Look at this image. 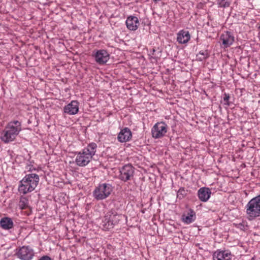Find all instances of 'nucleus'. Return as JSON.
<instances>
[{
  "mask_svg": "<svg viewBox=\"0 0 260 260\" xmlns=\"http://www.w3.org/2000/svg\"><path fill=\"white\" fill-rule=\"evenodd\" d=\"M22 130L21 122L18 120L10 121L3 131L1 139L5 143H9L15 140Z\"/></svg>",
  "mask_w": 260,
  "mask_h": 260,
  "instance_id": "f257e3e1",
  "label": "nucleus"
},
{
  "mask_svg": "<svg viewBox=\"0 0 260 260\" xmlns=\"http://www.w3.org/2000/svg\"><path fill=\"white\" fill-rule=\"evenodd\" d=\"M97 145L95 143L89 144L80 152L76 153V164L79 167H85L92 160L96 151Z\"/></svg>",
  "mask_w": 260,
  "mask_h": 260,
  "instance_id": "f03ea898",
  "label": "nucleus"
},
{
  "mask_svg": "<svg viewBox=\"0 0 260 260\" xmlns=\"http://www.w3.org/2000/svg\"><path fill=\"white\" fill-rule=\"evenodd\" d=\"M39 177L36 174H26L20 182L18 190L20 193L26 194L31 192L37 187L39 181Z\"/></svg>",
  "mask_w": 260,
  "mask_h": 260,
  "instance_id": "7ed1b4c3",
  "label": "nucleus"
},
{
  "mask_svg": "<svg viewBox=\"0 0 260 260\" xmlns=\"http://www.w3.org/2000/svg\"><path fill=\"white\" fill-rule=\"evenodd\" d=\"M245 210L249 220L260 217V194L251 199L246 205Z\"/></svg>",
  "mask_w": 260,
  "mask_h": 260,
  "instance_id": "20e7f679",
  "label": "nucleus"
},
{
  "mask_svg": "<svg viewBox=\"0 0 260 260\" xmlns=\"http://www.w3.org/2000/svg\"><path fill=\"white\" fill-rule=\"evenodd\" d=\"M113 190V187L110 183H100L93 191V197L97 201L104 200L108 198Z\"/></svg>",
  "mask_w": 260,
  "mask_h": 260,
  "instance_id": "39448f33",
  "label": "nucleus"
},
{
  "mask_svg": "<svg viewBox=\"0 0 260 260\" xmlns=\"http://www.w3.org/2000/svg\"><path fill=\"white\" fill-rule=\"evenodd\" d=\"M135 168L131 164L123 166L120 169L119 178L122 181L126 182L134 177Z\"/></svg>",
  "mask_w": 260,
  "mask_h": 260,
  "instance_id": "423d86ee",
  "label": "nucleus"
},
{
  "mask_svg": "<svg viewBox=\"0 0 260 260\" xmlns=\"http://www.w3.org/2000/svg\"><path fill=\"white\" fill-rule=\"evenodd\" d=\"M167 132V125L164 122H157L151 129L152 137L158 139L165 136Z\"/></svg>",
  "mask_w": 260,
  "mask_h": 260,
  "instance_id": "0eeeda50",
  "label": "nucleus"
},
{
  "mask_svg": "<svg viewBox=\"0 0 260 260\" xmlns=\"http://www.w3.org/2000/svg\"><path fill=\"white\" fill-rule=\"evenodd\" d=\"M16 255L22 260H31L34 256V252L29 246H23L18 249Z\"/></svg>",
  "mask_w": 260,
  "mask_h": 260,
  "instance_id": "6e6552de",
  "label": "nucleus"
},
{
  "mask_svg": "<svg viewBox=\"0 0 260 260\" xmlns=\"http://www.w3.org/2000/svg\"><path fill=\"white\" fill-rule=\"evenodd\" d=\"M93 56L95 61L99 64H105L109 59V54L104 49L97 50Z\"/></svg>",
  "mask_w": 260,
  "mask_h": 260,
  "instance_id": "1a4fd4ad",
  "label": "nucleus"
},
{
  "mask_svg": "<svg viewBox=\"0 0 260 260\" xmlns=\"http://www.w3.org/2000/svg\"><path fill=\"white\" fill-rule=\"evenodd\" d=\"M232 255L229 250H217L213 254V260H232Z\"/></svg>",
  "mask_w": 260,
  "mask_h": 260,
  "instance_id": "9d476101",
  "label": "nucleus"
},
{
  "mask_svg": "<svg viewBox=\"0 0 260 260\" xmlns=\"http://www.w3.org/2000/svg\"><path fill=\"white\" fill-rule=\"evenodd\" d=\"M63 111L69 115L77 114L79 111V103L77 101H72L70 103L64 106Z\"/></svg>",
  "mask_w": 260,
  "mask_h": 260,
  "instance_id": "9b49d317",
  "label": "nucleus"
},
{
  "mask_svg": "<svg viewBox=\"0 0 260 260\" xmlns=\"http://www.w3.org/2000/svg\"><path fill=\"white\" fill-rule=\"evenodd\" d=\"M220 40L224 47H230L234 42L235 39L233 34L228 31H225L220 36Z\"/></svg>",
  "mask_w": 260,
  "mask_h": 260,
  "instance_id": "f8f14e48",
  "label": "nucleus"
},
{
  "mask_svg": "<svg viewBox=\"0 0 260 260\" xmlns=\"http://www.w3.org/2000/svg\"><path fill=\"white\" fill-rule=\"evenodd\" d=\"M127 28L130 30H136L138 29L140 23L138 18L136 16H128L125 22Z\"/></svg>",
  "mask_w": 260,
  "mask_h": 260,
  "instance_id": "ddd939ff",
  "label": "nucleus"
},
{
  "mask_svg": "<svg viewBox=\"0 0 260 260\" xmlns=\"http://www.w3.org/2000/svg\"><path fill=\"white\" fill-rule=\"evenodd\" d=\"M132 134L129 128L125 127L118 134L117 139L120 142L128 141L132 138Z\"/></svg>",
  "mask_w": 260,
  "mask_h": 260,
  "instance_id": "4468645a",
  "label": "nucleus"
},
{
  "mask_svg": "<svg viewBox=\"0 0 260 260\" xmlns=\"http://www.w3.org/2000/svg\"><path fill=\"white\" fill-rule=\"evenodd\" d=\"M211 191L209 188L202 187L198 191V196L199 199L204 202H207L210 198Z\"/></svg>",
  "mask_w": 260,
  "mask_h": 260,
  "instance_id": "2eb2a0df",
  "label": "nucleus"
},
{
  "mask_svg": "<svg viewBox=\"0 0 260 260\" xmlns=\"http://www.w3.org/2000/svg\"><path fill=\"white\" fill-rule=\"evenodd\" d=\"M190 39L188 31L181 30L177 34V41L179 44H183L187 43Z\"/></svg>",
  "mask_w": 260,
  "mask_h": 260,
  "instance_id": "dca6fc26",
  "label": "nucleus"
},
{
  "mask_svg": "<svg viewBox=\"0 0 260 260\" xmlns=\"http://www.w3.org/2000/svg\"><path fill=\"white\" fill-rule=\"evenodd\" d=\"M196 219V213L193 210L191 209H189L187 214H183L182 216V221L186 224H190L193 222Z\"/></svg>",
  "mask_w": 260,
  "mask_h": 260,
  "instance_id": "f3484780",
  "label": "nucleus"
},
{
  "mask_svg": "<svg viewBox=\"0 0 260 260\" xmlns=\"http://www.w3.org/2000/svg\"><path fill=\"white\" fill-rule=\"evenodd\" d=\"M0 225L4 230H10L13 227L14 223L11 218L6 217L1 219Z\"/></svg>",
  "mask_w": 260,
  "mask_h": 260,
  "instance_id": "a211bd4d",
  "label": "nucleus"
},
{
  "mask_svg": "<svg viewBox=\"0 0 260 260\" xmlns=\"http://www.w3.org/2000/svg\"><path fill=\"white\" fill-rule=\"evenodd\" d=\"M108 213L112 220V223L110 224V228H113L115 225L117 224L119 222L122 215L118 214L117 213L115 212V211H111ZM109 225V224H108V227Z\"/></svg>",
  "mask_w": 260,
  "mask_h": 260,
  "instance_id": "6ab92c4d",
  "label": "nucleus"
},
{
  "mask_svg": "<svg viewBox=\"0 0 260 260\" xmlns=\"http://www.w3.org/2000/svg\"><path fill=\"white\" fill-rule=\"evenodd\" d=\"M112 223V220L111 219L110 216L107 213L104 216V219L103 220V226L105 230H109L113 228H110V225L108 227V224H111Z\"/></svg>",
  "mask_w": 260,
  "mask_h": 260,
  "instance_id": "aec40b11",
  "label": "nucleus"
},
{
  "mask_svg": "<svg viewBox=\"0 0 260 260\" xmlns=\"http://www.w3.org/2000/svg\"><path fill=\"white\" fill-rule=\"evenodd\" d=\"M209 56L208 51H200L199 53L197 54V60L200 61H203L207 59Z\"/></svg>",
  "mask_w": 260,
  "mask_h": 260,
  "instance_id": "412c9836",
  "label": "nucleus"
},
{
  "mask_svg": "<svg viewBox=\"0 0 260 260\" xmlns=\"http://www.w3.org/2000/svg\"><path fill=\"white\" fill-rule=\"evenodd\" d=\"M216 1L219 7L224 8L229 7L232 2L231 0H216Z\"/></svg>",
  "mask_w": 260,
  "mask_h": 260,
  "instance_id": "4be33fe9",
  "label": "nucleus"
},
{
  "mask_svg": "<svg viewBox=\"0 0 260 260\" xmlns=\"http://www.w3.org/2000/svg\"><path fill=\"white\" fill-rule=\"evenodd\" d=\"M28 205V200L26 198H21L19 202V206L21 209H26Z\"/></svg>",
  "mask_w": 260,
  "mask_h": 260,
  "instance_id": "5701e85b",
  "label": "nucleus"
},
{
  "mask_svg": "<svg viewBox=\"0 0 260 260\" xmlns=\"http://www.w3.org/2000/svg\"><path fill=\"white\" fill-rule=\"evenodd\" d=\"M230 99V96L229 94L224 93V96L223 98V101L224 102V105L226 106H230L232 104V102L229 101Z\"/></svg>",
  "mask_w": 260,
  "mask_h": 260,
  "instance_id": "b1692460",
  "label": "nucleus"
},
{
  "mask_svg": "<svg viewBox=\"0 0 260 260\" xmlns=\"http://www.w3.org/2000/svg\"><path fill=\"white\" fill-rule=\"evenodd\" d=\"M185 192V191L183 188H180L178 191L177 198L180 199H182L184 197Z\"/></svg>",
  "mask_w": 260,
  "mask_h": 260,
  "instance_id": "393cba45",
  "label": "nucleus"
},
{
  "mask_svg": "<svg viewBox=\"0 0 260 260\" xmlns=\"http://www.w3.org/2000/svg\"><path fill=\"white\" fill-rule=\"evenodd\" d=\"M39 260H52L51 258L47 256V255H44L42 256Z\"/></svg>",
  "mask_w": 260,
  "mask_h": 260,
  "instance_id": "a878e982",
  "label": "nucleus"
},
{
  "mask_svg": "<svg viewBox=\"0 0 260 260\" xmlns=\"http://www.w3.org/2000/svg\"><path fill=\"white\" fill-rule=\"evenodd\" d=\"M258 29H260V25L258 26Z\"/></svg>",
  "mask_w": 260,
  "mask_h": 260,
  "instance_id": "bb28decb",
  "label": "nucleus"
},
{
  "mask_svg": "<svg viewBox=\"0 0 260 260\" xmlns=\"http://www.w3.org/2000/svg\"><path fill=\"white\" fill-rule=\"evenodd\" d=\"M124 260H126V259H124Z\"/></svg>",
  "mask_w": 260,
  "mask_h": 260,
  "instance_id": "cd10ccee",
  "label": "nucleus"
}]
</instances>
